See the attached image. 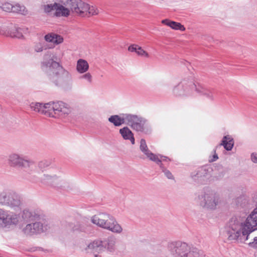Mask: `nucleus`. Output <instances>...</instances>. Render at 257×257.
I'll list each match as a JSON object with an SVG mask.
<instances>
[{"instance_id":"obj_16","label":"nucleus","mask_w":257,"mask_h":257,"mask_svg":"<svg viewBox=\"0 0 257 257\" xmlns=\"http://www.w3.org/2000/svg\"><path fill=\"white\" fill-rule=\"evenodd\" d=\"M140 150L146 155L147 158L155 162H160L159 157L152 153L148 149L145 139H142L140 141Z\"/></svg>"},{"instance_id":"obj_10","label":"nucleus","mask_w":257,"mask_h":257,"mask_svg":"<svg viewBox=\"0 0 257 257\" xmlns=\"http://www.w3.org/2000/svg\"><path fill=\"white\" fill-rule=\"evenodd\" d=\"M19 221V216L14 213L0 208V227L16 225Z\"/></svg>"},{"instance_id":"obj_23","label":"nucleus","mask_w":257,"mask_h":257,"mask_svg":"<svg viewBox=\"0 0 257 257\" xmlns=\"http://www.w3.org/2000/svg\"><path fill=\"white\" fill-rule=\"evenodd\" d=\"M162 23L176 30H179L181 31H184L185 30V28L184 26L181 25L180 23L172 21L168 19H165L162 20Z\"/></svg>"},{"instance_id":"obj_34","label":"nucleus","mask_w":257,"mask_h":257,"mask_svg":"<svg viewBox=\"0 0 257 257\" xmlns=\"http://www.w3.org/2000/svg\"><path fill=\"white\" fill-rule=\"evenodd\" d=\"M159 157V160L160 161V162H159L158 163V162H156L157 164H158L160 167L161 168H163V164L162 163V161H170V159L167 158V157H165V156H161L160 155L159 156H158Z\"/></svg>"},{"instance_id":"obj_24","label":"nucleus","mask_w":257,"mask_h":257,"mask_svg":"<svg viewBox=\"0 0 257 257\" xmlns=\"http://www.w3.org/2000/svg\"><path fill=\"white\" fill-rule=\"evenodd\" d=\"M208 170L205 167H201L198 169V170L192 174V177L195 180H199L202 178L205 177L207 176Z\"/></svg>"},{"instance_id":"obj_32","label":"nucleus","mask_w":257,"mask_h":257,"mask_svg":"<svg viewBox=\"0 0 257 257\" xmlns=\"http://www.w3.org/2000/svg\"><path fill=\"white\" fill-rule=\"evenodd\" d=\"M13 5L9 3H4L0 5L1 9L7 12H12L13 10Z\"/></svg>"},{"instance_id":"obj_4","label":"nucleus","mask_w":257,"mask_h":257,"mask_svg":"<svg viewBox=\"0 0 257 257\" xmlns=\"http://www.w3.org/2000/svg\"><path fill=\"white\" fill-rule=\"evenodd\" d=\"M91 222L102 228L108 230L113 233H120L122 228L111 215L106 213H99L92 216Z\"/></svg>"},{"instance_id":"obj_26","label":"nucleus","mask_w":257,"mask_h":257,"mask_svg":"<svg viewBox=\"0 0 257 257\" xmlns=\"http://www.w3.org/2000/svg\"><path fill=\"white\" fill-rule=\"evenodd\" d=\"M108 120L115 126H120L126 122L125 114H124L122 117H120L117 115H112L108 118Z\"/></svg>"},{"instance_id":"obj_22","label":"nucleus","mask_w":257,"mask_h":257,"mask_svg":"<svg viewBox=\"0 0 257 257\" xmlns=\"http://www.w3.org/2000/svg\"><path fill=\"white\" fill-rule=\"evenodd\" d=\"M13 193V192L8 190L0 192V204L7 206Z\"/></svg>"},{"instance_id":"obj_19","label":"nucleus","mask_w":257,"mask_h":257,"mask_svg":"<svg viewBox=\"0 0 257 257\" xmlns=\"http://www.w3.org/2000/svg\"><path fill=\"white\" fill-rule=\"evenodd\" d=\"M104 251L106 249L109 252H113L115 250L116 239L114 237H109L102 240Z\"/></svg>"},{"instance_id":"obj_37","label":"nucleus","mask_w":257,"mask_h":257,"mask_svg":"<svg viewBox=\"0 0 257 257\" xmlns=\"http://www.w3.org/2000/svg\"><path fill=\"white\" fill-rule=\"evenodd\" d=\"M80 78L86 80L90 83L92 82V76L90 73H85L82 75Z\"/></svg>"},{"instance_id":"obj_43","label":"nucleus","mask_w":257,"mask_h":257,"mask_svg":"<svg viewBox=\"0 0 257 257\" xmlns=\"http://www.w3.org/2000/svg\"><path fill=\"white\" fill-rule=\"evenodd\" d=\"M95 257H101L100 255H97V254H95Z\"/></svg>"},{"instance_id":"obj_17","label":"nucleus","mask_w":257,"mask_h":257,"mask_svg":"<svg viewBox=\"0 0 257 257\" xmlns=\"http://www.w3.org/2000/svg\"><path fill=\"white\" fill-rule=\"evenodd\" d=\"M9 201V202L7 206L14 209L20 208L22 205V200L21 196L14 192Z\"/></svg>"},{"instance_id":"obj_28","label":"nucleus","mask_w":257,"mask_h":257,"mask_svg":"<svg viewBox=\"0 0 257 257\" xmlns=\"http://www.w3.org/2000/svg\"><path fill=\"white\" fill-rule=\"evenodd\" d=\"M119 133L124 140H128L129 138L134 135L132 132L127 126L119 130Z\"/></svg>"},{"instance_id":"obj_40","label":"nucleus","mask_w":257,"mask_h":257,"mask_svg":"<svg viewBox=\"0 0 257 257\" xmlns=\"http://www.w3.org/2000/svg\"><path fill=\"white\" fill-rule=\"evenodd\" d=\"M251 161L255 163H257V154L256 153H252L251 155Z\"/></svg>"},{"instance_id":"obj_6","label":"nucleus","mask_w":257,"mask_h":257,"mask_svg":"<svg viewBox=\"0 0 257 257\" xmlns=\"http://www.w3.org/2000/svg\"><path fill=\"white\" fill-rule=\"evenodd\" d=\"M195 89L198 91L192 80L185 78L173 88V93L177 97H188L192 95Z\"/></svg>"},{"instance_id":"obj_31","label":"nucleus","mask_w":257,"mask_h":257,"mask_svg":"<svg viewBox=\"0 0 257 257\" xmlns=\"http://www.w3.org/2000/svg\"><path fill=\"white\" fill-rule=\"evenodd\" d=\"M87 10H86V13H85V16L89 15H96L98 14V10L95 7L90 6L87 4Z\"/></svg>"},{"instance_id":"obj_38","label":"nucleus","mask_w":257,"mask_h":257,"mask_svg":"<svg viewBox=\"0 0 257 257\" xmlns=\"http://www.w3.org/2000/svg\"><path fill=\"white\" fill-rule=\"evenodd\" d=\"M139 46L137 45L133 44L130 46L128 48V50L130 52H135L137 53L138 49L137 48H139Z\"/></svg>"},{"instance_id":"obj_11","label":"nucleus","mask_w":257,"mask_h":257,"mask_svg":"<svg viewBox=\"0 0 257 257\" xmlns=\"http://www.w3.org/2000/svg\"><path fill=\"white\" fill-rule=\"evenodd\" d=\"M62 3L65 6H69L70 10L75 14L84 16L87 10V4L81 0H63Z\"/></svg>"},{"instance_id":"obj_7","label":"nucleus","mask_w":257,"mask_h":257,"mask_svg":"<svg viewBox=\"0 0 257 257\" xmlns=\"http://www.w3.org/2000/svg\"><path fill=\"white\" fill-rule=\"evenodd\" d=\"M54 3L53 4L42 6L44 12L48 15L56 17H67L70 15L69 6H65L62 3Z\"/></svg>"},{"instance_id":"obj_21","label":"nucleus","mask_w":257,"mask_h":257,"mask_svg":"<svg viewBox=\"0 0 257 257\" xmlns=\"http://www.w3.org/2000/svg\"><path fill=\"white\" fill-rule=\"evenodd\" d=\"M234 145L233 139L230 136H226L223 138L221 143L219 146H223L227 151H230Z\"/></svg>"},{"instance_id":"obj_33","label":"nucleus","mask_w":257,"mask_h":257,"mask_svg":"<svg viewBox=\"0 0 257 257\" xmlns=\"http://www.w3.org/2000/svg\"><path fill=\"white\" fill-rule=\"evenodd\" d=\"M34 50L36 52H41L44 50L43 44L41 43H38L34 46Z\"/></svg>"},{"instance_id":"obj_18","label":"nucleus","mask_w":257,"mask_h":257,"mask_svg":"<svg viewBox=\"0 0 257 257\" xmlns=\"http://www.w3.org/2000/svg\"><path fill=\"white\" fill-rule=\"evenodd\" d=\"M87 248L93 253L104 251L102 240L97 239L91 242L87 245Z\"/></svg>"},{"instance_id":"obj_3","label":"nucleus","mask_w":257,"mask_h":257,"mask_svg":"<svg viewBox=\"0 0 257 257\" xmlns=\"http://www.w3.org/2000/svg\"><path fill=\"white\" fill-rule=\"evenodd\" d=\"M30 106L31 109L35 112L54 118L65 117L71 111L69 105L62 101L46 103L32 102Z\"/></svg>"},{"instance_id":"obj_45","label":"nucleus","mask_w":257,"mask_h":257,"mask_svg":"<svg viewBox=\"0 0 257 257\" xmlns=\"http://www.w3.org/2000/svg\"><path fill=\"white\" fill-rule=\"evenodd\" d=\"M0 257H1V256H0Z\"/></svg>"},{"instance_id":"obj_39","label":"nucleus","mask_w":257,"mask_h":257,"mask_svg":"<svg viewBox=\"0 0 257 257\" xmlns=\"http://www.w3.org/2000/svg\"><path fill=\"white\" fill-rule=\"evenodd\" d=\"M249 245L252 247H257V237H254L253 241L249 242Z\"/></svg>"},{"instance_id":"obj_15","label":"nucleus","mask_w":257,"mask_h":257,"mask_svg":"<svg viewBox=\"0 0 257 257\" xmlns=\"http://www.w3.org/2000/svg\"><path fill=\"white\" fill-rule=\"evenodd\" d=\"M42 213L39 210L25 209L22 214L23 219L26 222H33L41 219Z\"/></svg>"},{"instance_id":"obj_9","label":"nucleus","mask_w":257,"mask_h":257,"mask_svg":"<svg viewBox=\"0 0 257 257\" xmlns=\"http://www.w3.org/2000/svg\"><path fill=\"white\" fill-rule=\"evenodd\" d=\"M8 163L11 167L26 169V173L23 175V177L28 173L29 168H33L35 165V162L33 160L17 153H13L9 155Z\"/></svg>"},{"instance_id":"obj_30","label":"nucleus","mask_w":257,"mask_h":257,"mask_svg":"<svg viewBox=\"0 0 257 257\" xmlns=\"http://www.w3.org/2000/svg\"><path fill=\"white\" fill-rule=\"evenodd\" d=\"M52 161L51 160H43L38 162V167L40 169H45L51 165Z\"/></svg>"},{"instance_id":"obj_20","label":"nucleus","mask_w":257,"mask_h":257,"mask_svg":"<svg viewBox=\"0 0 257 257\" xmlns=\"http://www.w3.org/2000/svg\"><path fill=\"white\" fill-rule=\"evenodd\" d=\"M45 39L47 42H51L56 45L61 43L63 41V39L61 36L53 33L46 35L45 36Z\"/></svg>"},{"instance_id":"obj_27","label":"nucleus","mask_w":257,"mask_h":257,"mask_svg":"<svg viewBox=\"0 0 257 257\" xmlns=\"http://www.w3.org/2000/svg\"><path fill=\"white\" fill-rule=\"evenodd\" d=\"M25 31L22 28H15L11 31L9 35L13 38L21 39L23 38V33Z\"/></svg>"},{"instance_id":"obj_13","label":"nucleus","mask_w":257,"mask_h":257,"mask_svg":"<svg viewBox=\"0 0 257 257\" xmlns=\"http://www.w3.org/2000/svg\"><path fill=\"white\" fill-rule=\"evenodd\" d=\"M168 249L174 257H185L189 249V247L185 242L177 241L169 243Z\"/></svg>"},{"instance_id":"obj_41","label":"nucleus","mask_w":257,"mask_h":257,"mask_svg":"<svg viewBox=\"0 0 257 257\" xmlns=\"http://www.w3.org/2000/svg\"><path fill=\"white\" fill-rule=\"evenodd\" d=\"M128 140L131 141V143L133 145L135 144V138H134V135H132V136H131L129 138Z\"/></svg>"},{"instance_id":"obj_36","label":"nucleus","mask_w":257,"mask_h":257,"mask_svg":"<svg viewBox=\"0 0 257 257\" xmlns=\"http://www.w3.org/2000/svg\"><path fill=\"white\" fill-rule=\"evenodd\" d=\"M162 171L164 173L165 176L169 179H174L172 173L164 167L161 168Z\"/></svg>"},{"instance_id":"obj_2","label":"nucleus","mask_w":257,"mask_h":257,"mask_svg":"<svg viewBox=\"0 0 257 257\" xmlns=\"http://www.w3.org/2000/svg\"><path fill=\"white\" fill-rule=\"evenodd\" d=\"M52 53L47 51L44 55V60L42 66L46 67L47 73L51 81L57 86L62 87L64 89H69L72 86V78L71 74L58 62L50 58Z\"/></svg>"},{"instance_id":"obj_8","label":"nucleus","mask_w":257,"mask_h":257,"mask_svg":"<svg viewBox=\"0 0 257 257\" xmlns=\"http://www.w3.org/2000/svg\"><path fill=\"white\" fill-rule=\"evenodd\" d=\"M24 178L33 183L40 182L45 184H49L53 183L57 178L56 175L51 176L48 174H42L37 171L35 166L33 168H29L28 173H26Z\"/></svg>"},{"instance_id":"obj_42","label":"nucleus","mask_w":257,"mask_h":257,"mask_svg":"<svg viewBox=\"0 0 257 257\" xmlns=\"http://www.w3.org/2000/svg\"><path fill=\"white\" fill-rule=\"evenodd\" d=\"M218 156H217V154H214L213 156V158L212 159H211V160L210 161V162H214V161H216L217 159H218Z\"/></svg>"},{"instance_id":"obj_12","label":"nucleus","mask_w":257,"mask_h":257,"mask_svg":"<svg viewBox=\"0 0 257 257\" xmlns=\"http://www.w3.org/2000/svg\"><path fill=\"white\" fill-rule=\"evenodd\" d=\"M126 123L133 130L143 132L145 130V123L146 120L145 118L131 114H125Z\"/></svg>"},{"instance_id":"obj_5","label":"nucleus","mask_w":257,"mask_h":257,"mask_svg":"<svg viewBox=\"0 0 257 257\" xmlns=\"http://www.w3.org/2000/svg\"><path fill=\"white\" fill-rule=\"evenodd\" d=\"M198 199L201 206L211 210L216 209L221 202L219 194L212 190L202 192L198 195Z\"/></svg>"},{"instance_id":"obj_29","label":"nucleus","mask_w":257,"mask_h":257,"mask_svg":"<svg viewBox=\"0 0 257 257\" xmlns=\"http://www.w3.org/2000/svg\"><path fill=\"white\" fill-rule=\"evenodd\" d=\"M12 12L19 13L22 15H26L27 11L26 10L25 6L20 5L19 4H16L13 6Z\"/></svg>"},{"instance_id":"obj_25","label":"nucleus","mask_w":257,"mask_h":257,"mask_svg":"<svg viewBox=\"0 0 257 257\" xmlns=\"http://www.w3.org/2000/svg\"><path fill=\"white\" fill-rule=\"evenodd\" d=\"M89 69L88 62L82 59H79L77 62L76 70L80 73L86 72Z\"/></svg>"},{"instance_id":"obj_1","label":"nucleus","mask_w":257,"mask_h":257,"mask_svg":"<svg viewBox=\"0 0 257 257\" xmlns=\"http://www.w3.org/2000/svg\"><path fill=\"white\" fill-rule=\"evenodd\" d=\"M257 208H255L243 224L236 217H232L226 229V235L229 240L245 241L250 233L257 229Z\"/></svg>"},{"instance_id":"obj_14","label":"nucleus","mask_w":257,"mask_h":257,"mask_svg":"<svg viewBox=\"0 0 257 257\" xmlns=\"http://www.w3.org/2000/svg\"><path fill=\"white\" fill-rule=\"evenodd\" d=\"M49 227L47 224L40 221H35L34 223L28 224L24 228V233L29 235L40 233L47 231Z\"/></svg>"},{"instance_id":"obj_35","label":"nucleus","mask_w":257,"mask_h":257,"mask_svg":"<svg viewBox=\"0 0 257 257\" xmlns=\"http://www.w3.org/2000/svg\"><path fill=\"white\" fill-rule=\"evenodd\" d=\"M137 49H138V51H137V54L138 55L144 56L146 57H149L148 53L146 51H145L144 50H143L141 47L139 46V47L137 48Z\"/></svg>"},{"instance_id":"obj_44","label":"nucleus","mask_w":257,"mask_h":257,"mask_svg":"<svg viewBox=\"0 0 257 257\" xmlns=\"http://www.w3.org/2000/svg\"><path fill=\"white\" fill-rule=\"evenodd\" d=\"M256 208H257V207Z\"/></svg>"}]
</instances>
